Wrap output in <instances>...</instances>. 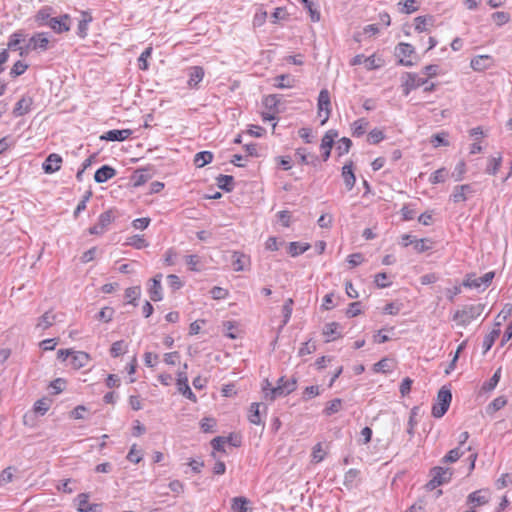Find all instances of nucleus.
Here are the masks:
<instances>
[{
	"instance_id": "nucleus-3",
	"label": "nucleus",
	"mask_w": 512,
	"mask_h": 512,
	"mask_svg": "<svg viewBox=\"0 0 512 512\" xmlns=\"http://www.w3.org/2000/svg\"><path fill=\"white\" fill-rule=\"evenodd\" d=\"M429 475L430 480L426 484V488L431 491L438 486L448 483L453 476V470L451 468L437 466L430 470Z\"/></svg>"
},
{
	"instance_id": "nucleus-21",
	"label": "nucleus",
	"mask_w": 512,
	"mask_h": 512,
	"mask_svg": "<svg viewBox=\"0 0 512 512\" xmlns=\"http://www.w3.org/2000/svg\"><path fill=\"white\" fill-rule=\"evenodd\" d=\"M414 53V47L409 43H400L397 46V54L403 58H400L399 63L406 67H411L413 62L405 60L404 58L410 57Z\"/></svg>"
},
{
	"instance_id": "nucleus-59",
	"label": "nucleus",
	"mask_w": 512,
	"mask_h": 512,
	"mask_svg": "<svg viewBox=\"0 0 512 512\" xmlns=\"http://www.w3.org/2000/svg\"><path fill=\"white\" fill-rule=\"evenodd\" d=\"M216 426V420L212 417H205L200 422V427L203 432H213Z\"/></svg>"
},
{
	"instance_id": "nucleus-7",
	"label": "nucleus",
	"mask_w": 512,
	"mask_h": 512,
	"mask_svg": "<svg viewBox=\"0 0 512 512\" xmlns=\"http://www.w3.org/2000/svg\"><path fill=\"white\" fill-rule=\"evenodd\" d=\"M494 278V272H487L481 277H477L476 274H468L463 281V285L467 288H487Z\"/></svg>"
},
{
	"instance_id": "nucleus-63",
	"label": "nucleus",
	"mask_w": 512,
	"mask_h": 512,
	"mask_svg": "<svg viewBox=\"0 0 512 512\" xmlns=\"http://www.w3.org/2000/svg\"><path fill=\"white\" fill-rule=\"evenodd\" d=\"M507 404V400L505 397L503 396H499L497 398H495L488 406V409L491 411V412H496L500 409H502L503 407H505Z\"/></svg>"
},
{
	"instance_id": "nucleus-44",
	"label": "nucleus",
	"mask_w": 512,
	"mask_h": 512,
	"mask_svg": "<svg viewBox=\"0 0 512 512\" xmlns=\"http://www.w3.org/2000/svg\"><path fill=\"white\" fill-rule=\"evenodd\" d=\"M500 333H501L500 327L495 326L492 329V331L485 337V339L483 341V345L485 347V352L488 351L492 347V345L494 344L496 339L499 337Z\"/></svg>"
},
{
	"instance_id": "nucleus-35",
	"label": "nucleus",
	"mask_w": 512,
	"mask_h": 512,
	"mask_svg": "<svg viewBox=\"0 0 512 512\" xmlns=\"http://www.w3.org/2000/svg\"><path fill=\"white\" fill-rule=\"evenodd\" d=\"M128 350V344L124 340L114 342L110 347V355L117 358L125 354Z\"/></svg>"
},
{
	"instance_id": "nucleus-56",
	"label": "nucleus",
	"mask_w": 512,
	"mask_h": 512,
	"mask_svg": "<svg viewBox=\"0 0 512 512\" xmlns=\"http://www.w3.org/2000/svg\"><path fill=\"white\" fill-rule=\"evenodd\" d=\"M279 103H280V96L276 95V94L268 95L263 100V104L270 111L276 110Z\"/></svg>"
},
{
	"instance_id": "nucleus-13",
	"label": "nucleus",
	"mask_w": 512,
	"mask_h": 512,
	"mask_svg": "<svg viewBox=\"0 0 512 512\" xmlns=\"http://www.w3.org/2000/svg\"><path fill=\"white\" fill-rule=\"evenodd\" d=\"M77 511L79 512H100V504H91L89 502V494L80 493L76 499Z\"/></svg>"
},
{
	"instance_id": "nucleus-50",
	"label": "nucleus",
	"mask_w": 512,
	"mask_h": 512,
	"mask_svg": "<svg viewBox=\"0 0 512 512\" xmlns=\"http://www.w3.org/2000/svg\"><path fill=\"white\" fill-rule=\"evenodd\" d=\"M152 47H147L138 58V67L140 70H147L149 68L148 59L152 55Z\"/></svg>"
},
{
	"instance_id": "nucleus-40",
	"label": "nucleus",
	"mask_w": 512,
	"mask_h": 512,
	"mask_svg": "<svg viewBox=\"0 0 512 512\" xmlns=\"http://www.w3.org/2000/svg\"><path fill=\"white\" fill-rule=\"evenodd\" d=\"M310 248V244L308 243H300V242H291L289 244L288 252L291 256H298Z\"/></svg>"
},
{
	"instance_id": "nucleus-47",
	"label": "nucleus",
	"mask_w": 512,
	"mask_h": 512,
	"mask_svg": "<svg viewBox=\"0 0 512 512\" xmlns=\"http://www.w3.org/2000/svg\"><path fill=\"white\" fill-rule=\"evenodd\" d=\"M305 8L308 10L310 18L313 22H318L320 20V12L317 10L316 5L312 0H300Z\"/></svg>"
},
{
	"instance_id": "nucleus-26",
	"label": "nucleus",
	"mask_w": 512,
	"mask_h": 512,
	"mask_svg": "<svg viewBox=\"0 0 512 512\" xmlns=\"http://www.w3.org/2000/svg\"><path fill=\"white\" fill-rule=\"evenodd\" d=\"M232 259V267L234 271H243L250 264L249 257L243 253L234 252Z\"/></svg>"
},
{
	"instance_id": "nucleus-23",
	"label": "nucleus",
	"mask_w": 512,
	"mask_h": 512,
	"mask_svg": "<svg viewBox=\"0 0 512 512\" xmlns=\"http://www.w3.org/2000/svg\"><path fill=\"white\" fill-rule=\"evenodd\" d=\"M32 98L31 97H22L17 101V103L14 106L13 114L15 117L23 116L31 110L32 106Z\"/></svg>"
},
{
	"instance_id": "nucleus-64",
	"label": "nucleus",
	"mask_w": 512,
	"mask_h": 512,
	"mask_svg": "<svg viewBox=\"0 0 512 512\" xmlns=\"http://www.w3.org/2000/svg\"><path fill=\"white\" fill-rule=\"evenodd\" d=\"M492 18L498 26H502L509 22L510 15L507 12L498 11L492 14Z\"/></svg>"
},
{
	"instance_id": "nucleus-27",
	"label": "nucleus",
	"mask_w": 512,
	"mask_h": 512,
	"mask_svg": "<svg viewBox=\"0 0 512 512\" xmlns=\"http://www.w3.org/2000/svg\"><path fill=\"white\" fill-rule=\"evenodd\" d=\"M342 177L348 190H351L356 182L352 162L345 164L342 168Z\"/></svg>"
},
{
	"instance_id": "nucleus-55",
	"label": "nucleus",
	"mask_w": 512,
	"mask_h": 512,
	"mask_svg": "<svg viewBox=\"0 0 512 512\" xmlns=\"http://www.w3.org/2000/svg\"><path fill=\"white\" fill-rule=\"evenodd\" d=\"M391 360L388 358H383L379 362L375 363L373 366V370L376 373H387L391 371Z\"/></svg>"
},
{
	"instance_id": "nucleus-24",
	"label": "nucleus",
	"mask_w": 512,
	"mask_h": 512,
	"mask_svg": "<svg viewBox=\"0 0 512 512\" xmlns=\"http://www.w3.org/2000/svg\"><path fill=\"white\" fill-rule=\"evenodd\" d=\"M162 275L158 274L152 279V284L149 288V296L152 301L157 302L162 300V287H161Z\"/></svg>"
},
{
	"instance_id": "nucleus-6",
	"label": "nucleus",
	"mask_w": 512,
	"mask_h": 512,
	"mask_svg": "<svg viewBox=\"0 0 512 512\" xmlns=\"http://www.w3.org/2000/svg\"><path fill=\"white\" fill-rule=\"evenodd\" d=\"M428 83V79L412 72H407L402 77V88L404 95H409L412 90H415Z\"/></svg>"
},
{
	"instance_id": "nucleus-2",
	"label": "nucleus",
	"mask_w": 512,
	"mask_h": 512,
	"mask_svg": "<svg viewBox=\"0 0 512 512\" xmlns=\"http://www.w3.org/2000/svg\"><path fill=\"white\" fill-rule=\"evenodd\" d=\"M50 40L47 33L38 32L26 39V43L20 49V56L26 57L32 51L44 52L49 49Z\"/></svg>"
},
{
	"instance_id": "nucleus-43",
	"label": "nucleus",
	"mask_w": 512,
	"mask_h": 512,
	"mask_svg": "<svg viewBox=\"0 0 512 512\" xmlns=\"http://www.w3.org/2000/svg\"><path fill=\"white\" fill-rule=\"evenodd\" d=\"M512 315V304L506 303L496 317L495 326L500 327Z\"/></svg>"
},
{
	"instance_id": "nucleus-28",
	"label": "nucleus",
	"mask_w": 512,
	"mask_h": 512,
	"mask_svg": "<svg viewBox=\"0 0 512 512\" xmlns=\"http://www.w3.org/2000/svg\"><path fill=\"white\" fill-rule=\"evenodd\" d=\"M249 500L245 497H234L231 500V509L234 512H251L252 509L249 507Z\"/></svg>"
},
{
	"instance_id": "nucleus-60",
	"label": "nucleus",
	"mask_w": 512,
	"mask_h": 512,
	"mask_svg": "<svg viewBox=\"0 0 512 512\" xmlns=\"http://www.w3.org/2000/svg\"><path fill=\"white\" fill-rule=\"evenodd\" d=\"M163 360L167 365L175 366L180 363L181 356H180L179 352L173 351V352L165 353Z\"/></svg>"
},
{
	"instance_id": "nucleus-12",
	"label": "nucleus",
	"mask_w": 512,
	"mask_h": 512,
	"mask_svg": "<svg viewBox=\"0 0 512 512\" xmlns=\"http://www.w3.org/2000/svg\"><path fill=\"white\" fill-rule=\"evenodd\" d=\"M69 16L64 14L60 17H53L47 23V26L51 28L55 33H63L70 30Z\"/></svg>"
},
{
	"instance_id": "nucleus-38",
	"label": "nucleus",
	"mask_w": 512,
	"mask_h": 512,
	"mask_svg": "<svg viewBox=\"0 0 512 512\" xmlns=\"http://www.w3.org/2000/svg\"><path fill=\"white\" fill-rule=\"evenodd\" d=\"M126 245L132 246L136 249H141L148 246V242L145 239L144 235H133L131 237H128L126 242Z\"/></svg>"
},
{
	"instance_id": "nucleus-51",
	"label": "nucleus",
	"mask_w": 512,
	"mask_h": 512,
	"mask_svg": "<svg viewBox=\"0 0 512 512\" xmlns=\"http://www.w3.org/2000/svg\"><path fill=\"white\" fill-rule=\"evenodd\" d=\"M141 296V288L140 286L129 287L125 290V298L128 303L134 304L136 300H138Z\"/></svg>"
},
{
	"instance_id": "nucleus-30",
	"label": "nucleus",
	"mask_w": 512,
	"mask_h": 512,
	"mask_svg": "<svg viewBox=\"0 0 512 512\" xmlns=\"http://www.w3.org/2000/svg\"><path fill=\"white\" fill-rule=\"evenodd\" d=\"M55 320L56 315L52 311H47L38 318L36 327L41 330H46L55 323Z\"/></svg>"
},
{
	"instance_id": "nucleus-14",
	"label": "nucleus",
	"mask_w": 512,
	"mask_h": 512,
	"mask_svg": "<svg viewBox=\"0 0 512 512\" xmlns=\"http://www.w3.org/2000/svg\"><path fill=\"white\" fill-rule=\"evenodd\" d=\"M177 388L178 391L187 399L191 400L192 402L197 401L196 395L191 391L189 387L188 378L185 372L178 373Z\"/></svg>"
},
{
	"instance_id": "nucleus-19",
	"label": "nucleus",
	"mask_w": 512,
	"mask_h": 512,
	"mask_svg": "<svg viewBox=\"0 0 512 512\" xmlns=\"http://www.w3.org/2000/svg\"><path fill=\"white\" fill-rule=\"evenodd\" d=\"M493 60L489 55H478L471 59L470 66L474 71H484L492 66Z\"/></svg>"
},
{
	"instance_id": "nucleus-11",
	"label": "nucleus",
	"mask_w": 512,
	"mask_h": 512,
	"mask_svg": "<svg viewBox=\"0 0 512 512\" xmlns=\"http://www.w3.org/2000/svg\"><path fill=\"white\" fill-rule=\"evenodd\" d=\"M205 75L204 69L201 66H192L187 69V86L190 89H197L199 83L203 80Z\"/></svg>"
},
{
	"instance_id": "nucleus-9",
	"label": "nucleus",
	"mask_w": 512,
	"mask_h": 512,
	"mask_svg": "<svg viewBox=\"0 0 512 512\" xmlns=\"http://www.w3.org/2000/svg\"><path fill=\"white\" fill-rule=\"evenodd\" d=\"M402 240L404 246L412 244L415 251L418 253L430 250L434 246V242L428 238L412 239L410 235H405L402 237Z\"/></svg>"
},
{
	"instance_id": "nucleus-25",
	"label": "nucleus",
	"mask_w": 512,
	"mask_h": 512,
	"mask_svg": "<svg viewBox=\"0 0 512 512\" xmlns=\"http://www.w3.org/2000/svg\"><path fill=\"white\" fill-rule=\"evenodd\" d=\"M116 175V170L111 166L104 165L100 167L94 175V179L97 183H104Z\"/></svg>"
},
{
	"instance_id": "nucleus-53",
	"label": "nucleus",
	"mask_w": 512,
	"mask_h": 512,
	"mask_svg": "<svg viewBox=\"0 0 512 512\" xmlns=\"http://www.w3.org/2000/svg\"><path fill=\"white\" fill-rule=\"evenodd\" d=\"M341 407H342V400L339 398H336L327 403L323 412L325 415L330 416L334 413L339 412Z\"/></svg>"
},
{
	"instance_id": "nucleus-1",
	"label": "nucleus",
	"mask_w": 512,
	"mask_h": 512,
	"mask_svg": "<svg viewBox=\"0 0 512 512\" xmlns=\"http://www.w3.org/2000/svg\"><path fill=\"white\" fill-rule=\"evenodd\" d=\"M296 389L295 379H285L281 377L275 387H271L268 380L264 381L262 386L263 397L265 400L274 401L278 397L286 396Z\"/></svg>"
},
{
	"instance_id": "nucleus-5",
	"label": "nucleus",
	"mask_w": 512,
	"mask_h": 512,
	"mask_svg": "<svg viewBox=\"0 0 512 512\" xmlns=\"http://www.w3.org/2000/svg\"><path fill=\"white\" fill-rule=\"evenodd\" d=\"M481 314V307L479 305H467L459 309L453 315V320L457 325L465 327Z\"/></svg>"
},
{
	"instance_id": "nucleus-41",
	"label": "nucleus",
	"mask_w": 512,
	"mask_h": 512,
	"mask_svg": "<svg viewBox=\"0 0 512 512\" xmlns=\"http://www.w3.org/2000/svg\"><path fill=\"white\" fill-rule=\"evenodd\" d=\"M368 124H369L368 121L364 118L354 121L352 124L353 136H355V137L362 136L365 133V131L368 127Z\"/></svg>"
},
{
	"instance_id": "nucleus-52",
	"label": "nucleus",
	"mask_w": 512,
	"mask_h": 512,
	"mask_svg": "<svg viewBox=\"0 0 512 512\" xmlns=\"http://www.w3.org/2000/svg\"><path fill=\"white\" fill-rule=\"evenodd\" d=\"M351 145H352V142L349 138L343 137V138L339 139L337 142V146H336V151H337L338 155L343 156V155L347 154L351 148Z\"/></svg>"
},
{
	"instance_id": "nucleus-18",
	"label": "nucleus",
	"mask_w": 512,
	"mask_h": 512,
	"mask_svg": "<svg viewBox=\"0 0 512 512\" xmlns=\"http://www.w3.org/2000/svg\"><path fill=\"white\" fill-rule=\"evenodd\" d=\"M91 356L84 351H73L70 365L73 369L78 370L89 364Z\"/></svg>"
},
{
	"instance_id": "nucleus-48",
	"label": "nucleus",
	"mask_w": 512,
	"mask_h": 512,
	"mask_svg": "<svg viewBox=\"0 0 512 512\" xmlns=\"http://www.w3.org/2000/svg\"><path fill=\"white\" fill-rule=\"evenodd\" d=\"M325 456H326V451L323 448L322 443H317L316 445L313 446L312 454H311L312 462L320 463L321 461L324 460Z\"/></svg>"
},
{
	"instance_id": "nucleus-8",
	"label": "nucleus",
	"mask_w": 512,
	"mask_h": 512,
	"mask_svg": "<svg viewBox=\"0 0 512 512\" xmlns=\"http://www.w3.org/2000/svg\"><path fill=\"white\" fill-rule=\"evenodd\" d=\"M318 115L320 117H324L321 121V125H324L329 119L331 113V101H330V93L327 89H322L318 95Z\"/></svg>"
},
{
	"instance_id": "nucleus-15",
	"label": "nucleus",
	"mask_w": 512,
	"mask_h": 512,
	"mask_svg": "<svg viewBox=\"0 0 512 512\" xmlns=\"http://www.w3.org/2000/svg\"><path fill=\"white\" fill-rule=\"evenodd\" d=\"M27 34L24 30H16L13 32L8 39L7 47L9 50L18 51L20 54V49L22 47V43L26 42Z\"/></svg>"
},
{
	"instance_id": "nucleus-58",
	"label": "nucleus",
	"mask_w": 512,
	"mask_h": 512,
	"mask_svg": "<svg viewBox=\"0 0 512 512\" xmlns=\"http://www.w3.org/2000/svg\"><path fill=\"white\" fill-rule=\"evenodd\" d=\"M382 64L381 59L376 58L375 55L368 56L364 59V65L368 70L378 69Z\"/></svg>"
},
{
	"instance_id": "nucleus-4",
	"label": "nucleus",
	"mask_w": 512,
	"mask_h": 512,
	"mask_svg": "<svg viewBox=\"0 0 512 512\" xmlns=\"http://www.w3.org/2000/svg\"><path fill=\"white\" fill-rule=\"evenodd\" d=\"M452 400L450 389L442 387L437 394L436 401L432 406L431 414L435 418H441L448 411Z\"/></svg>"
},
{
	"instance_id": "nucleus-54",
	"label": "nucleus",
	"mask_w": 512,
	"mask_h": 512,
	"mask_svg": "<svg viewBox=\"0 0 512 512\" xmlns=\"http://www.w3.org/2000/svg\"><path fill=\"white\" fill-rule=\"evenodd\" d=\"M464 454L459 447L450 450L442 459L444 463H454Z\"/></svg>"
},
{
	"instance_id": "nucleus-20",
	"label": "nucleus",
	"mask_w": 512,
	"mask_h": 512,
	"mask_svg": "<svg viewBox=\"0 0 512 512\" xmlns=\"http://www.w3.org/2000/svg\"><path fill=\"white\" fill-rule=\"evenodd\" d=\"M490 492L488 489H481L472 492L468 496V501L473 504L474 507L485 505L489 502Z\"/></svg>"
},
{
	"instance_id": "nucleus-37",
	"label": "nucleus",
	"mask_w": 512,
	"mask_h": 512,
	"mask_svg": "<svg viewBox=\"0 0 512 512\" xmlns=\"http://www.w3.org/2000/svg\"><path fill=\"white\" fill-rule=\"evenodd\" d=\"M213 159V154L210 151H201L195 155L194 163L197 167L201 168L209 164Z\"/></svg>"
},
{
	"instance_id": "nucleus-22",
	"label": "nucleus",
	"mask_w": 512,
	"mask_h": 512,
	"mask_svg": "<svg viewBox=\"0 0 512 512\" xmlns=\"http://www.w3.org/2000/svg\"><path fill=\"white\" fill-rule=\"evenodd\" d=\"M474 193L473 187L469 184L456 186L451 197L455 203L464 202L467 200V195Z\"/></svg>"
},
{
	"instance_id": "nucleus-33",
	"label": "nucleus",
	"mask_w": 512,
	"mask_h": 512,
	"mask_svg": "<svg viewBox=\"0 0 512 512\" xmlns=\"http://www.w3.org/2000/svg\"><path fill=\"white\" fill-rule=\"evenodd\" d=\"M295 80L289 75H278L274 78V86L279 89L294 87Z\"/></svg>"
},
{
	"instance_id": "nucleus-57",
	"label": "nucleus",
	"mask_w": 512,
	"mask_h": 512,
	"mask_svg": "<svg viewBox=\"0 0 512 512\" xmlns=\"http://www.w3.org/2000/svg\"><path fill=\"white\" fill-rule=\"evenodd\" d=\"M28 69V65L20 60L16 61L11 70L10 75L12 77H17L25 73V71Z\"/></svg>"
},
{
	"instance_id": "nucleus-29",
	"label": "nucleus",
	"mask_w": 512,
	"mask_h": 512,
	"mask_svg": "<svg viewBox=\"0 0 512 512\" xmlns=\"http://www.w3.org/2000/svg\"><path fill=\"white\" fill-rule=\"evenodd\" d=\"M53 9L51 7L45 6L41 8L35 15V21L38 26H47V23L50 19H52Z\"/></svg>"
},
{
	"instance_id": "nucleus-16",
	"label": "nucleus",
	"mask_w": 512,
	"mask_h": 512,
	"mask_svg": "<svg viewBox=\"0 0 512 512\" xmlns=\"http://www.w3.org/2000/svg\"><path fill=\"white\" fill-rule=\"evenodd\" d=\"M62 158L59 154L52 153L43 162L42 168L45 173L52 174L60 170Z\"/></svg>"
},
{
	"instance_id": "nucleus-61",
	"label": "nucleus",
	"mask_w": 512,
	"mask_h": 512,
	"mask_svg": "<svg viewBox=\"0 0 512 512\" xmlns=\"http://www.w3.org/2000/svg\"><path fill=\"white\" fill-rule=\"evenodd\" d=\"M224 327L227 331L226 336L230 339H236L238 337V324L234 321H227L224 323Z\"/></svg>"
},
{
	"instance_id": "nucleus-46",
	"label": "nucleus",
	"mask_w": 512,
	"mask_h": 512,
	"mask_svg": "<svg viewBox=\"0 0 512 512\" xmlns=\"http://www.w3.org/2000/svg\"><path fill=\"white\" fill-rule=\"evenodd\" d=\"M143 459V452L136 444H133L127 454V460L131 463L138 464Z\"/></svg>"
},
{
	"instance_id": "nucleus-31",
	"label": "nucleus",
	"mask_w": 512,
	"mask_h": 512,
	"mask_svg": "<svg viewBox=\"0 0 512 512\" xmlns=\"http://www.w3.org/2000/svg\"><path fill=\"white\" fill-rule=\"evenodd\" d=\"M52 405V400L48 397H43L34 403L33 411L41 416L45 415Z\"/></svg>"
},
{
	"instance_id": "nucleus-39",
	"label": "nucleus",
	"mask_w": 512,
	"mask_h": 512,
	"mask_svg": "<svg viewBox=\"0 0 512 512\" xmlns=\"http://www.w3.org/2000/svg\"><path fill=\"white\" fill-rule=\"evenodd\" d=\"M248 420L254 425L261 424L260 403H252L249 408Z\"/></svg>"
},
{
	"instance_id": "nucleus-62",
	"label": "nucleus",
	"mask_w": 512,
	"mask_h": 512,
	"mask_svg": "<svg viewBox=\"0 0 512 512\" xmlns=\"http://www.w3.org/2000/svg\"><path fill=\"white\" fill-rule=\"evenodd\" d=\"M113 316H114V309L111 307H104L98 313L97 318L100 321L108 323L112 320Z\"/></svg>"
},
{
	"instance_id": "nucleus-49",
	"label": "nucleus",
	"mask_w": 512,
	"mask_h": 512,
	"mask_svg": "<svg viewBox=\"0 0 512 512\" xmlns=\"http://www.w3.org/2000/svg\"><path fill=\"white\" fill-rule=\"evenodd\" d=\"M448 176V171L445 168H440L433 172L429 177V182L431 184H439L445 182Z\"/></svg>"
},
{
	"instance_id": "nucleus-34",
	"label": "nucleus",
	"mask_w": 512,
	"mask_h": 512,
	"mask_svg": "<svg viewBox=\"0 0 512 512\" xmlns=\"http://www.w3.org/2000/svg\"><path fill=\"white\" fill-rule=\"evenodd\" d=\"M502 164V155L499 153L497 156L491 157L488 160L486 173L489 175H496Z\"/></svg>"
},
{
	"instance_id": "nucleus-45",
	"label": "nucleus",
	"mask_w": 512,
	"mask_h": 512,
	"mask_svg": "<svg viewBox=\"0 0 512 512\" xmlns=\"http://www.w3.org/2000/svg\"><path fill=\"white\" fill-rule=\"evenodd\" d=\"M433 23L432 16H418L415 18V30L419 33L427 30V25Z\"/></svg>"
},
{
	"instance_id": "nucleus-36",
	"label": "nucleus",
	"mask_w": 512,
	"mask_h": 512,
	"mask_svg": "<svg viewBox=\"0 0 512 512\" xmlns=\"http://www.w3.org/2000/svg\"><path fill=\"white\" fill-rule=\"evenodd\" d=\"M186 264L190 271L198 272L203 268V259L199 255H189L186 257Z\"/></svg>"
},
{
	"instance_id": "nucleus-10",
	"label": "nucleus",
	"mask_w": 512,
	"mask_h": 512,
	"mask_svg": "<svg viewBox=\"0 0 512 512\" xmlns=\"http://www.w3.org/2000/svg\"><path fill=\"white\" fill-rule=\"evenodd\" d=\"M338 137V132L336 130H328L321 140V150L323 151V160L327 161L331 154V149L333 147L335 139Z\"/></svg>"
},
{
	"instance_id": "nucleus-32",
	"label": "nucleus",
	"mask_w": 512,
	"mask_h": 512,
	"mask_svg": "<svg viewBox=\"0 0 512 512\" xmlns=\"http://www.w3.org/2000/svg\"><path fill=\"white\" fill-rule=\"evenodd\" d=\"M339 324L331 322L325 325L323 329V335L326 337V341L330 342L340 337L338 333Z\"/></svg>"
},
{
	"instance_id": "nucleus-42",
	"label": "nucleus",
	"mask_w": 512,
	"mask_h": 512,
	"mask_svg": "<svg viewBox=\"0 0 512 512\" xmlns=\"http://www.w3.org/2000/svg\"><path fill=\"white\" fill-rule=\"evenodd\" d=\"M234 178L230 175H219L217 177V185L222 190L227 192L233 189Z\"/></svg>"
},
{
	"instance_id": "nucleus-17",
	"label": "nucleus",
	"mask_w": 512,
	"mask_h": 512,
	"mask_svg": "<svg viewBox=\"0 0 512 512\" xmlns=\"http://www.w3.org/2000/svg\"><path fill=\"white\" fill-rule=\"evenodd\" d=\"M132 135V130L130 129H113L105 132L100 139L106 141H124L128 139Z\"/></svg>"
}]
</instances>
